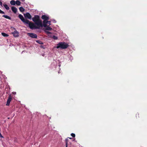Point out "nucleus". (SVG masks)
Listing matches in <instances>:
<instances>
[{
	"mask_svg": "<svg viewBox=\"0 0 147 147\" xmlns=\"http://www.w3.org/2000/svg\"><path fill=\"white\" fill-rule=\"evenodd\" d=\"M32 21L34 22L35 24L37 26H39L41 27H43L42 21L40 18L39 16L37 15L34 16V17L32 18Z\"/></svg>",
	"mask_w": 147,
	"mask_h": 147,
	"instance_id": "obj_1",
	"label": "nucleus"
},
{
	"mask_svg": "<svg viewBox=\"0 0 147 147\" xmlns=\"http://www.w3.org/2000/svg\"><path fill=\"white\" fill-rule=\"evenodd\" d=\"M69 46L68 44L64 42H60L57 45L56 48L57 49L60 48L61 49H65Z\"/></svg>",
	"mask_w": 147,
	"mask_h": 147,
	"instance_id": "obj_2",
	"label": "nucleus"
},
{
	"mask_svg": "<svg viewBox=\"0 0 147 147\" xmlns=\"http://www.w3.org/2000/svg\"><path fill=\"white\" fill-rule=\"evenodd\" d=\"M25 24H28L29 27L31 29H39L40 26L35 25V24L32 22H30L29 20V22L28 23Z\"/></svg>",
	"mask_w": 147,
	"mask_h": 147,
	"instance_id": "obj_3",
	"label": "nucleus"
},
{
	"mask_svg": "<svg viewBox=\"0 0 147 147\" xmlns=\"http://www.w3.org/2000/svg\"><path fill=\"white\" fill-rule=\"evenodd\" d=\"M41 18L43 20L42 24L43 26L45 27L46 26L45 22L49 19V18L45 15H43L42 16Z\"/></svg>",
	"mask_w": 147,
	"mask_h": 147,
	"instance_id": "obj_4",
	"label": "nucleus"
},
{
	"mask_svg": "<svg viewBox=\"0 0 147 147\" xmlns=\"http://www.w3.org/2000/svg\"><path fill=\"white\" fill-rule=\"evenodd\" d=\"M18 17L25 24L26 23H28L29 22V20L27 19H25L23 16L21 14L19 15Z\"/></svg>",
	"mask_w": 147,
	"mask_h": 147,
	"instance_id": "obj_5",
	"label": "nucleus"
},
{
	"mask_svg": "<svg viewBox=\"0 0 147 147\" xmlns=\"http://www.w3.org/2000/svg\"><path fill=\"white\" fill-rule=\"evenodd\" d=\"M28 35L32 38H37V35L33 33H28Z\"/></svg>",
	"mask_w": 147,
	"mask_h": 147,
	"instance_id": "obj_6",
	"label": "nucleus"
},
{
	"mask_svg": "<svg viewBox=\"0 0 147 147\" xmlns=\"http://www.w3.org/2000/svg\"><path fill=\"white\" fill-rule=\"evenodd\" d=\"M25 18L31 20L32 18V16L29 13L27 12L24 14Z\"/></svg>",
	"mask_w": 147,
	"mask_h": 147,
	"instance_id": "obj_7",
	"label": "nucleus"
},
{
	"mask_svg": "<svg viewBox=\"0 0 147 147\" xmlns=\"http://www.w3.org/2000/svg\"><path fill=\"white\" fill-rule=\"evenodd\" d=\"M12 99V98L11 95H9V96H8V98L7 101V102L6 104L7 106H8L9 105Z\"/></svg>",
	"mask_w": 147,
	"mask_h": 147,
	"instance_id": "obj_8",
	"label": "nucleus"
},
{
	"mask_svg": "<svg viewBox=\"0 0 147 147\" xmlns=\"http://www.w3.org/2000/svg\"><path fill=\"white\" fill-rule=\"evenodd\" d=\"M12 33L15 37H18L19 36V32L17 30L12 32Z\"/></svg>",
	"mask_w": 147,
	"mask_h": 147,
	"instance_id": "obj_9",
	"label": "nucleus"
},
{
	"mask_svg": "<svg viewBox=\"0 0 147 147\" xmlns=\"http://www.w3.org/2000/svg\"><path fill=\"white\" fill-rule=\"evenodd\" d=\"M11 9L14 13H16L17 12V9L15 7H12Z\"/></svg>",
	"mask_w": 147,
	"mask_h": 147,
	"instance_id": "obj_10",
	"label": "nucleus"
},
{
	"mask_svg": "<svg viewBox=\"0 0 147 147\" xmlns=\"http://www.w3.org/2000/svg\"><path fill=\"white\" fill-rule=\"evenodd\" d=\"M3 6L5 7L6 9L7 10H9V6L7 5L5 3H4L3 4Z\"/></svg>",
	"mask_w": 147,
	"mask_h": 147,
	"instance_id": "obj_11",
	"label": "nucleus"
},
{
	"mask_svg": "<svg viewBox=\"0 0 147 147\" xmlns=\"http://www.w3.org/2000/svg\"><path fill=\"white\" fill-rule=\"evenodd\" d=\"M46 23V26L44 27H46L47 26H49L51 25V22L50 21H47L45 22Z\"/></svg>",
	"mask_w": 147,
	"mask_h": 147,
	"instance_id": "obj_12",
	"label": "nucleus"
},
{
	"mask_svg": "<svg viewBox=\"0 0 147 147\" xmlns=\"http://www.w3.org/2000/svg\"><path fill=\"white\" fill-rule=\"evenodd\" d=\"M2 17H4L6 19H7L11 20V18L9 16L5 15H3Z\"/></svg>",
	"mask_w": 147,
	"mask_h": 147,
	"instance_id": "obj_13",
	"label": "nucleus"
},
{
	"mask_svg": "<svg viewBox=\"0 0 147 147\" xmlns=\"http://www.w3.org/2000/svg\"><path fill=\"white\" fill-rule=\"evenodd\" d=\"M45 30H51L52 29V28L49 26H47Z\"/></svg>",
	"mask_w": 147,
	"mask_h": 147,
	"instance_id": "obj_14",
	"label": "nucleus"
},
{
	"mask_svg": "<svg viewBox=\"0 0 147 147\" xmlns=\"http://www.w3.org/2000/svg\"><path fill=\"white\" fill-rule=\"evenodd\" d=\"M10 3L11 5H15L16 4V1L14 0H12L10 1Z\"/></svg>",
	"mask_w": 147,
	"mask_h": 147,
	"instance_id": "obj_15",
	"label": "nucleus"
},
{
	"mask_svg": "<svg viewBox=\"0 0 147 147\" xmlns=\"http://www.w3.org/2000/svg\"><path fill=\"white\" fill-rule=\"evenodd\" d=\"M19 9L20 10V11H21V12H23L25 10V9L23 8V7H20L19 8Z\"/></svg>",
	"mask_w": 147,
	"mask_h": 147,
	"instance_id": "obj_16",
	"label": "nucleus"
},
{
	"mask_svg": "<svg viewBox=\"0 0 147 147\" xmlns=\"http://www.w3.org/2000/svg\"><path fill=\"white\" fill-rule=\"evenodd\" d=\"M1 34L2 36L4 37H7L9 36L8 34L4 32H2L1 33Z\"/></svg>",
	"mask_w": 147,
	"mask_h": 147,
	"instance_id": "obj_17",
	"label": "nucleus"
},
{
	"mask_svg": "<svg viewBox=\"0 0 147 147\" xmlns=\"http://www.w3.org/2000/svg\"><path fill=\"white\" fill-rule=\"evenodd\" d=\"M16 4L18 5H20L21 2L17 0L16 1Z\"/></svg>",
	"mask_w": 147,
	"mask_h": 147,
	"instance_id": "obj_18",
	"label": "nucleus"
},
{
	"mask_svg": "<svg viewBox=\"0 0 147 147\" xmlns=\"http://www.w3.org/2000/svg\"><path fill=\"white\" fill-rule=\"evenodd\" d=\"M36 42H37L38 43L40 44H43V42L42 41H41L40 40H36Z\"/></svg>",
	"mask_w": 147,
	"mask_h": 147,
	"instance_id": "obj_19",
	"label": "nucleus"
},
{
	"mask_svg": "<svg viewBox=\"0 0 147 147\" xmlns=\"http://www.w3.org/2000/svg\"><path fill=\"white\" fill-rule=\"evenodd\" d=\"M11 30L12 32H14V31H16V29L14 28H13V27H11Z\"/></svg>",
	"mask_w": 147,
	"mask_h": 147,
	"instance_id": "obj_20",
	"label": "nucleus"
},
{
	"mask_svg": "<svg viewBox=\"0 0 147 147\" xmlns=\"http://www.w3.org/2000/svg\"><path fill=\"white\" fill-rule=\"evenodd\" d=\"M68 141V139H65L66 147H67Z\"/></svg>",
	"mask_w": 147,
	"mask_h": 147,
	"instance_id": "obj_21",
	"label": "nucleus"
},
{
	"mask_svg": "<svg viewBox=\"0 0 147 147\" xmlns=\"http://www.w3.org/2000/svg\"><path fill=\"white\" fill-rule=\"evenodd\" d=\"M45 31L47 34H51V32H50L49 31H47V30H45Z\"/></svg>",
	"mask_w": 147,
	"mask_h": 147,
	"instance_id": "obj_22",
	"label": "nucleus"
},
{
	"mask_svg": "<svg viewBox=\"0 0 147 147\" xmlns=\"http://www.w3.org/2000/svg\"><path fill=\"white\" fill-rule=\"evenodd\" d=\"M53 38L54 40H57L58 39L57 37L55 36H53Z\"/></svg>",
	"mask_w": 147,
	"mask_h": 147,
	"instance_id": "obj_23",
	"label": "nucleus"
},
{
	"mask_svg": "<svg viewBox=\"0 0 147 147\" xmlns=\"http://www.w3.org/2000/svg\"><path fill=\"white\" fill-rule=\"evenodd\" d=\"M139 114L138 113H137L136 114V117L137 118L139 117Z\"/></svg>",
	"mask_w": 147,
	"mask_h": 147,
	"instance_id": "obj_24",
	"label": "nucleus"
},
{
	"mask_svg": "<svg viewBox=\"0 0 147 147\" xmlns=\"http://www.w3.org/2000/svg\"><path fill=\"white\" fill-rule=\"evenodd\" d=\"M71 135L73 137H75V134L73 133H71Z\"/></svg>",
	"mask_w": 147,
	"mask_h": 147,
	"instance_id": "obj_25",
	"label": "nucleus"
},
{
	"mask_svg": "<svg viewBox=\"0 0 147 147\" xmlns=\"http://www.w3.org/2000/svg\"><path fill=\"white\" fill-rule=\"evenodd\" d=\"M0 13H1V14H5V12L2 11V10H1L0 9Z\"/></svg>",
	"mask_w": 147,
	"mask_h": 147,
	"instance_id": "obj_26",
	"label": "nucleus"
},
{
	"mask_svg": "<svg viewBox=\"0 0 147 147\" xmlns=\"http://www.w3.org/2000/svg\"><path fill=\"white\" fill-rule=\"evenodd\" d=\"M0 5L1 6H2L3 4L1 1H0Z\"/></svg>",
	"mask_w": 147,
	"mask_h": 147,
	"instance_id": "obj_27",
	"label": "nucleus"
},
{
	"mask_svg": "<svg viewBox=\"0 0 147 147\" xmlns=\"http://www.w3.org/2000/svg\"><path fill=\"white\" fill-rule=\"evenodd\" d=\"M43 46H42V45H41V46H40V47L41 48H43Z\"/></svg>",
	"mask_w": 147,
	"mask_h": 147,
	"instance_id": "obj_28",
	"label": "nucleus"
},
{
	"mask_svg": "<svg viewBox=\"0 0 147 147\" xmlns=\"http://www.w3.org/2000/svg\"><path fill=\"white\" fill-rule=\"evenodd\" d=\"M21 1L22 2H24L25 1V0H21Z\"/></svg>",
	"mask_w": 147,
	"mask_h": 147,
	"instance_id": "obj_29",
	"label": "nucleus"
},
{
	"mask_svg": "<svg viewBox=\"0 0 147 147\" xmlns=\"http://www.w3.org/2000/svg\"><path fill=\"white\" fill-rule=\"evenodd\" d=\"M69 138L70 139H72L71 138Z\"/></svg>",
	"mask_w": 147,
	"mask_h": 147,
	"instance_id": "obj_30",
	"label": "nucleus"
}]
</instances>
